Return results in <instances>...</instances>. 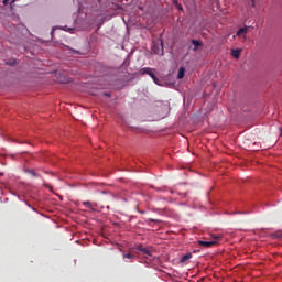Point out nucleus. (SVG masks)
<instances>
[{"label": "nucleus", "instance_id": "nucleus-1", "mask_svg": "<svg viewBox=\"0 0 282 282\" xmlns=\"http://www.w3.org/2000/svg\"><path fill=\"white\" fill-rule=\"evenodd\" d=\"M142 74H148L150 78L155 83V85H175V82L173 80V74L169 73L166 76H162V73L160 72H144Z\"/></svg>", "mask_w": 282, "mask_h": 282}, {"label": "nucleus", "instance_id": "nucleus-2", "mask_svg": "<svg viewBox=\"0 0 282 282\" xmlns=\"http://www.w3.org/2000/svg\"><path fill=\"white\" fill-rule=\"evenodd\" d=\"M137 250L143 254L144 259H148V261H153V249L139 245Z\"/></svg>", "mask_w": 282, "mask_h": 282}, {"label": "nucleus", "instance_id": "nucleus-3", "mask_svg": "<svg viewBox=\"0 0 282 282\" xmlns=\"http://www.w3.org/2000/svg\"><path fill=\"white\" fill-rule=\"evenodd\" d=\"M54 77L56 78V83H61L63 85H67L72 82V78L65 76L63 73H54Z\"/></svg>", "mask_w": 282, "mask_h": 282}, {"label": "nucleus", "instance_id": "nucleus-4", "mask_svg": "<svg viewBox=\"0 0 282 282\" xmlns=\"http://www.w3.org/2000/svg\"><path fill=\"white\" fill-rule=\"evenodd\" d=\"M248 30H250V26H245V28H240L236 35L239 36L240 39H246V34H248Z\"/></svg>", "mask_w": 282, "mask_h": 282}, {"label": "nucleus", "instance_id": "nucleus-5", "mask_svg": "<svg viewBox=\"0 0 282 282\" xmlns=\"http://www.w3.org/2000/svg\"><path fill=\"white\" fill-rule=\"evenodd\" d=\"M198 246H203L204 248H213V246H217V242L216 240H213V241L199 240Z\"/></svg>", "mask_w": 282, "mask_h": 282}, {"label": "nucleus", "instance_id": "nucleus-6", "mask_svg": "<svg viewBox=\"0 0 282 282\" xmlns=\"http://www.w3.org/2000/svg\"><path fill=\"white\" fill-rule=\"evenodd\" d=\"M83 205H84L86 208L91 209L93 212H96V208H98V204L91 203V202H89V200L83 202Z\"/></svg>", "mask_w": 282, "mask_h": 282}, {"label": "nucleus", "instance_id": "nucleus-7", "mask_svg": "<svg viewBox=\"0 0 282 282\" xmlns=\"http://www.w3.org/2000/svg\"><path fill=\"white\" fill-rule=\"evenodd\" d=\"M192 44L194 45V52H197V50H199V47H202V41L199 40H192Z\"/></svg>", "mask_w": 282, "mask_h": 282}, {"label": "nucleus", "instance_id": "nucleus-8", "mask_svg": "<svg viewBox=\"0 0 282 282\" xmlns=\"http://www.w3.org/2000/svg\"><path fill=\"white\" fill-rule=\"evenodd\" d=\"M153 52H154V54H164V48L162 47V42H161V45H160V47H158V46H153Z\"/></svg>", "mask_w": 282, "mask_h": 282}, {"label": "nucleus", "instance_id": "nucleus-9", "mask_svg": "<svg viewBox=\"0 0 282 282\" xmlns=\"http://www.w3.org/2000/svg\"><path fill=\"white\" fill-rule=\"evenodd\" d=\"M240 55H241V50H232L231 51V56L234 58H239Z\"/></svg>", "mask_w": 282, "mask_h": 282}, {"label": "nucleus", "instance_id": "nucleus-10", "mask_svg": "<svg viewBox=\"0 0 282 282\" xmlns=\"http://www.w3.org/2000/svg\"><path fill=\"white\" fill-rule=\"evenodd\" d=\"M192 257H193L192 253H187V254L183 256L181 259V263H186V261H188V259H192Z\"/></svg>", "mask_w": 282, "mask_h": 282}, {"label": "nucleus", "instance_id": "nucleus-11", "mask_svg": "<svg viewBox=\"0 0 282 282\" xmlns=\"http://www.w3.org/2000/svg\"><path fill=\"white\" fill-rule=\"evenodd\" d=\"M274 239H282V230L275 231L273 234Z\"/></svg>", "mask_w": 282, "mask_h": 282}, {"label": "nucleus", "instance_id": "nucleus-12", "mask_svg": "<svg viewBox=\"0 0 282 282\" xmlns=\"http://www.w3.org/2000/svg\"><path fill=\"white\" fill-rule=\"evenodd\" d=\"M123 259H135V254H132V253H123Z\"/></svg>", "mask_w": 282, "mask_h": 282}, {"label": "nucleus", "instance_id": "nucleus-13", "mask_svg": "<svg viewBox=\"0 0 282 282\" xmlns=\"http://www.w3.org/2000/svg\"><path fill=\"white\" fill-rule=\"evenodd\" d=\"M129 65V61L126 59L123 64L121 65V69H127V66Z\"/></svg>", "mask_w": 282, "mask_h": 282}, {"label": "nucleus", "instance_id": "nucleus-14", "mask_svg": "<svg viewBox=\"0 0 282 282\" xmlns=\"http://www.w3.org/2000/svg\"><path fill=\"white\" fill-rule=\"evenodd\" d=\"M7 64L10 66H14L17 64V59H10L9 62H7Z\"/></svg>", "mask_w": 282, "mask_h": 282}, {"label": "nucleus", "instance_id": "nucleus-15", "mask_svg": "<svg viewBox=\"0 0 282 282\" xmlns=\"http://www.w3.org/2000/svg\"><path fill=\"white\" fill-rule=\"evenodd\" d=\"M184 72H178L177 78L178 80H182V78H184Z\"/></svg>", "mask_w": 282, "mask_h": 282}, {"label": "nucleus", "instance_id": "nucleus-16", "mask_svg": "<svg viewBox=\"0 0 282 282\" xmlns=\"http://www.w3.org/2000/svg\"><path fill=\"white\" fill-rule=\"evenodd\" d=\"M26 173H30L31 175H33V177H36V174L33 172V170H26Z\"/></svg>", "mask_w": 282, "mask_h": 282}, {"label": "nucleus", "instance_id": "nucleus-17", "mask_svg": "<svg viewBox=\"0 0 282 282\" xmlns=\"http://www.w3.org/2000/svg\"><path fill=\"white\" fill-rule=\"evenodd\" d=\"M150 221H152V224H159L160 220L150 218Z\"/></svg>", "mask_w": 282, "mask_h": 282}, {"label": "nucleus", "instance_id": "nucleus-18", "mask_svg": "<svg viewBox=\"0 0 282 282\" xmlns=\"http://www.w3.org/2000/svg\"><path fill=\"white\" fill-rule=\"evenodd\" d=\"M104 96H107L108 98L111 97V93H104Z\"/></svg>", "mask_w": 282, "mask_h": 282}, {"label": "nucleus", "instance_id": "nucleus-19", "mask_svg": "<svg viewBox=\"0 0 282 282\" xmlns=\"http://www.w3.org/2000/svg\"><path fill=\"white\" fill-rule=\"evenodd\" d=\"M256 6V0H251V8H254Z\"/></svg>", "mask_w": 282, "mask_h": 282}, {"label": "nucleus", "instance_id": "nucleus-20", "mask_svg": "<svg viewBox=\"0 0 282 282\" xmlns=\"http://www.w3.org/2000/svg\"><path fill=\"white\" fill-rule=\"evenodd\" d=\"M17 3V0H11L10 6L12 8V4Z\"/></svg>", "mask_w": 282, "mask_h": 282}, {"label": "nucleus", "instance_id": "nucleus-21", "mask_svg": "<svg viewBox=\"0 0 282 282\" xmlns=\"http://www.w3.org/2000/svg\"><path fill=\"white\" fill-rule=\"evenodd\" d=\"M73 54H80V52L76 51V50H72Z\"/></svg>", "mask_w": 282, "mask_h": 282}, {"label": "nucleus", "instance_id": "nucleus-22", "mask_svg": "<svg viewBox=\"0 0 282 282\" xmlns=\"http://www.w3.org/2000/svg\"><path fill=\"white\" fill-rule=\"evenodd\" d=\"M178 72H186V68L181 67V68L178 69Z\"/></svg>", "mask_w": 282, "mask_h": 282}, {"label": "nucleus", "instance_id": "nucleus-23", "mask_svg": "<svg viewBox=\"0 0 282 282\" xmlns=\"http://www.w3.org/2000/svg\"><path fill=\"white\" fill-rule=\"evenodd\" d=\"M8 1H10V0H3V4L8 6Z\"/></svg>", "mask_w": 282, "mask_h": 282}, {"label": "nucleus", "instance_id": "nucleus-24", "mask_svg": "<svg viewBox=\"0 0 282 282\" xmlns=\"http://www.w3.org/2000/svg\"><path fill=\"white\" fill-rule=\"evenodd\" d=\"M142 72H151V69L143 68Z\"/></svg>", "mask_w": 282, "mask_h": 282}, {"label": "nucleus", "instance_id": "nucleus-25", "mask_svg": "<svg viewBox=\"0 0 282 282\" xmlns=\"http://www.w3.org/2000/svg\"><path fill=\"white\" fill-rule=\"evenodd\" d=\"M213 237H214V239H216V240L219 239V236H215V235H214Z\"/></svg>", "mask_w": 282, "mask_h": 282}, {"label": "nucleus", "instance_id": "nucleus-26", "mask_svg": "<svg viewBox=\"0 0 282 282\" xmlns=\"http://www.w3.org/2000/svg\"><path fill=\"white\" fill-rule=\"evenodd\" d=\"M177 9H178V10H182V6L178 4V6H177Z\"/></svg>", "mask_w": 282, "mask_h": 282}]
</instances>
